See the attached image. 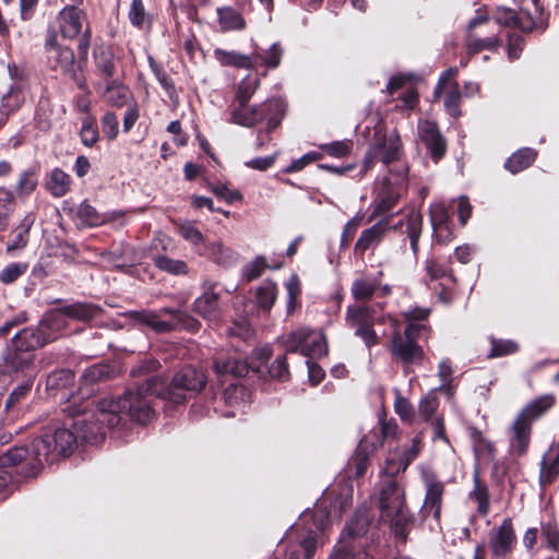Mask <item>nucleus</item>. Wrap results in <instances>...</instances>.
Masks as SVG:
<instances>
[{
	"mask_svg": "<svg viewBox=\"0 0 559 559\" xmlns=\"http://www.w3.org/2000/svg\"><path fill=\"white\" fill-rule=\"evenodd\" d=\"M160 380L156 377L148 378L135 390H128L122 396L102 400L95 407L96 413H87L76 418L81 436L86 440L95 441L104 439L106 431L116 427L121 415H129L130 419L139 424H147L154 417L151 396L163 397V392L157 389Z\"/></svg>",
	"mask_w": 559,
	"mask_h": 559,
	"instance_id": "nucleus-1",
	"label": "nucleus"
},
{
	"mask_svg": "<svg viewBox=\"0 0 559 559\" xmlns=\"http://www.w3.org/2000/svg\"><path fill=\"white\" fill-rule=\"evenodd\" d=\"M87 413H96V411L95 408H84L83 411L71 413L73 417L71 426L74 431L68 428H59L56 429L53 435L46 433L35 438L31 443V448H27L29 455L25 465H23V473L27 476H36L45 463L53 461L58 456L70 455L76 447L78 439L92 444L100 442L103 439L95 441L84 439L79 431V427L75 425L76 418Z\"/></svg>",
	"mask_w": 559,
	"mask_h": 559,
	"instance_id": "nucleus-2",
	"label": "nucleus"
},
{
	"mask_svg": "<svg viewBox=\"0 0 559 559\" xmlns=\"http://www.w3.org/2000/svg\"><path fill=\"white\" fill-rule=\"evenodd\" d=\"M380 516L388 521L394 535L403 540L413 527L414 516L405 502V488L401 479L380 478L376 488Z\"/></svg>",
	"mask_w": 559,
	"mask_h": 559,
	"instance_id": "nucleus-3",
	"label": "nucleus"
},
{
	"mask_svg": "<svg viewBox=\"0 0 559 559\" xmlns=\"http://www.w3.org/2000/svg\"><path fill=\"white\" fill-rule=\"evenodd\" d=\"M388 321L393 328L389 347L392 359L402 364L404 371L407 373L411 366L423 364L425 350L419 341H427L430 337L431 328L429 325L406 324L402 331L394 318L388 316Z\"/></svg>",
	"mask_w": 559,
	"mask_h": 559,
	"instance_id": "nucleus-4",
	"label": "nucleus"
},
{
	"mask_svg": "<svg viewBox=\"0 0 559 559\" xmlns=\"http://www.w3.org/2000/svg\"><path fill=\"white\" fill-rule=\"evenodd\" d=\"M286 106L280 98L269 99L260 106L247 107L238 104L231 109L230 121L242 127H253L266 120V132L275 130L285 116Z\"/></svg>",
	"mask_w": 559,
	"mask_h": 559,
	"instance_id": "nucleus-5",
	"label": "nucleus"
},
{
	"mask_svg": "<svg viewBox=\"0 0 559 559\" xmlns=\"http://www.w3.org/2000/svg\"><path fill=\"white\" fill-rule=\"evenodd\" d=\"M402 154V141L396 129L386 130L384 132L377 131L373 142L370 144L362 160V171L367 173L371 169L377 160L383 165L400 159Z\"/></svg>",
	"mask_w": 559,
	"mask_h": 559,
	"instance_id": "nucleus-6",
	"label": "nucleus"
},
{
	"mask_svg": "<svg viewBox=\"0 0 559 559\" xmlns=\"http://www.w3.org/2000/svg\"><path fill=\"white\" fill-rule=\"evenodd\" d=\"M345 321L347 326L354 330L355 335L371 348L380 343L373 326L377 322H386L388 316L377 317L373 307L355 304L347 307Z\"/></svg>",
	"mask_w": 559,
	"mask_h": 559,
	"instance_id": "nucleus-7",
	"label": "nucleus"
},
{
	"mask_svg": "<svg viewBox=\"0 0 559 559\" xmlns=\"http://www.w3.org/2000/svg\"><path fill=\"white\" fill-rule=\"evenodd\" d=\"M407 181V168L404 165H400L394 170H390L389 176L384 177L381 181V186L377 191L373 210L370 219L377 216H382L394 209L401 192Z\"/></svg>",
	"mask_w": 559,
	"mask_h": 559,
	"instance_id": "nucleus-8",
	"label": "nucleus"
},
{
	"mask_svg": "<svg viewBox=\"0 0 559 559\" xmlns=\"http://www.w3.org/2000/svg\"><path fill=\"white\" fill-rule=\"evenodd\" d=\"M286 352L300 353L308 358L325 356L328 353L326 340L321 332L297 329L285 341Z\"/></svg>",
	"mask_w": 559,
	"mask_h": 559,
	"instance_id": "nucleus-9",
	"label": "nucleus"
},
{
	"mask_svg": "<svg viewBox=\"0 0 559 559\" xmlns=\"http://www.w3.org/2000/svg\"><path fill=\"white\" fill-rule=\"evenodd\" d=\"M205 383L206 377L203 371L187 366L175 374L167 391L163 392V397L179 404L186 399L181 391H200Z\"/></svg>",
	"mask_w": 559,
	"mask_h": 559,
	"instance_id": "nucleus-10",
	"label": "nucleus"
},
{
	"mask_svg": "<svg viewBox=\"0 0 559 559\" xmlns=\"http://www.w3.org/2000/svg\"><path fill=\"white\" fill-rule=\"evenodd\" d=\"M367 530L366 522L352 520L345 526L341 539L335 546L330 559H370L369 555L364 550H355L356 536L364 535Z\"/></svg>",
	"mask_w": 559,
	"mask_h": 559,
	"instance_id": "nucleus-11",
	"label": "nucleus"
},
{
	"mask_svg": "<svg viewBox=\"0 0 559 559\" xmlns=\"http://www.w3.org/2000/svg\"><path fill=\"white\" fill-rule=\"evenodd\" d=\"M391 217L384 216L379 222L366 228L361 231L359 238L355 243V252L359 255H364L367 250L374 249L383 240L386 233L391 229ZM402 225V222L393 225L392 228L396 229Z\"/></svg>",
	"mask_w": 559,
	"mask_h": 559,
	"instance_id": "nucleus-12",
	"label": "nucleus"
},
{
	"mask_svg": "<svg viewBox=\"0 0 559 559\" xmlns=\"http://www.w3.org/2000/svg\"><path fill=\"white\" fill-rule=\"evenodd\" d=\"M45 51L48 66L51 70H69L74 64L75 58L72 49L58 43L55 31L47 33Z\"/></svg>",
	"mask_w": 559,
	"mask_h": 559,
	"instance_id": "nucleus-13",
	"label": "nucleus"
},
{
	"mask_svg": "<svg viewBox=\"0 0 559 559\" xmlns=\"http://www.w3.org/2000/svg\"><path fill=\"white\" fill-rule=\"evenodd\" d=\"M28 455L29 451L26 447H14L9 449L5 453H0V475L5 473L8 476L5 484L0 487V493L3 492L12 481L14 472L28 477L23 473V465H25Z\"/></svg>",
	"mask_w": 559,
	"mask_h": 559,
	"instance_id": "nucleus-14",
	"label": "nucleus"
},
{
	"mask_svg": "<svg viewBox=\"0 0 559 559\" xmlns=\"http://www.w3.org/2000/svg\"><path fill=\"white\" fill-rule=\"evenodd\" d=\"M418 136L425 143L435 162L440 160L447 150V144L436 122L420 120L418 123Z\"/></svg>",
	"mask_w": 559,
	"mask_h": 559,
	"instance_id": "nucleus-15",
	"label": "nucleus"
},
{
	"mask_svg": "<svg viewBox=\"0 0 559 559\" xmlns=\"http://www.w3.org/2000/svg\"><path fill=\"white\" fill-rule=\"evenodd\" d=\"M515 544V534L510 519H504L500 526L490 533L489 547L493 556H508Z\"/></svg>",
	"mask_w": 559,
	"mask_h": 559,
	"instance_id": "nucleus-16",
	"label": "nucleus"
},
{
	"mask_svg": "<svg viewBox=\"0 0 559 559\" xmlns=\"http://www.w3.org/2000/svg\"><path fill=\"white\" fill-rule=\"evenodd\" d=\"M455 72H444L436 86V94L444 95V107L447 112L457 118L461 115L460 98L461 93L457 82L454 80Z\"/></svg>",
	"mask_w": 559,
	"mask_h": 559,
	"instance_id": "nucleus-17",
	"label": "nucleus"
},
{
	"mask_svg": "<svg viewBox=\"0 0 559 559\" xmlns=\"http://www.w3.org/2000/svg\"><path fill=\"white\" fill-rule=\"evenodd\" d=\"M52 336L40 326L26 328L17 332L12 338V345L19 350L35 354V352L50 342Z\"/></svg>",
	"mask_w": 559,
	"mask_h": 559,
	"instance_id": "nucleus-18",
	"label": "nucleus"
},
{
	"mask_svg": "<svg viewBox=\"0 0 559 559\" xmlns=\"http://www.w3.org/2000/svg\"><path fill=\"white\" fill-rule=\"evenodd\" d=\"M532 426L516 417L509 429L510 453L522 456L527 452Z\"/></svg>",
	"mask_w": 559,
	"mask_h": 559,
	"instance_id": "nucleus-19",
	"label": "nucleus"
},
{
	"mask_svg": "<svg viewBox=\"0 0 559 559\" xmlns=\"http://www.w3.org/2000/svg\"><path fill=\"white\" fill-rule=\"evenodd\" d=\"M488 17L486 15H478L472 19L468 23V35H467V47L471 52H476L483 48L492 49L498 45V38L496 36L480 37L483 32H476L477 27H481L488 24Z\"/></svg>",
	"mask_w": 559,
	"mask_h": 559,
	"instance_id": "nucleus-20",
	"label": "nucleus"
},
{
	"mask_svg": "<svg viewBox=\"0 0 559 559\" xmlns=\"http://www.w3.org/2000/svg\"><path fill=\"white\" fill-rule=\"evenodd\" d=\"M495 21L499 25L516 27L524 32L532 31L536 25V22L527 11L516 13L509 8H498L495 13Z\"/></svg>",
	"mask_w": 559,
	"mask_h": 559,
	"instance_id": "nucleus-21",
	"label": "nucleus"
},
{
	"mask_svg": "<svg viewBox=\"0 0 559 559\" xmlns=\"http://www.w3.org/2000/svg\"><path fill=\"white\" fill-rule=\"evenodd\" d=\"M426 497L423 510L426 514L432 512L435 519H439L444 492L443 483L436 479L433 474L425 475Z\"/></svg>",
	"mask_w": 559,
	"mask_h": 559,
	"instance_id": "nucleus-22",
	"label": "nucleus"
},
{
	"mask_svg": "<svg viewBox=\"0 0 559 559\" xmlns=\"http://www.w3.org/2000/svg\"><path fill=\"white\" fill-rule=\"evenodd\" d=\"M60 31L64 38L73 39L82 31V24L85 20V14L82 10L73 5L64 7L60 14Z\"/></svg>",
	"mask_w": 559,
	"mask_h": 559,
	"instance_id": "nucleus-23",
	"label": "nucleus"
},
{
	"mask_svg": "<svg viewBox=\"0 0 559 559\" xmlns=\"http://www.w3.org/2000/svg\"><path fill=\"white\" fill-rule=\"evenodd\" d=\"M198 254L204 257L217 265L228 266L237 261V253L225 247L222 241L205 242L198 250Z\"/></svg>",
	"mask_w": 559,
	"mask_h": 559,
	"instance_id": "nucleus-24",
	"label": "nucleus"
},
{
	"mask_svg": "<svg viewBox=\"0 0 559 559\" xmlns=\"http://www.w3.org/2000/svg\"><path fill=\"white\" fill-rule=\"evenodd\" d=\"M556 399L552 394H546L528 403L516 417L532 426V424L546 414L554 405Z\"/></svg>",
	"mask_w": 559,
	"mask_h": 559,
	"instance_id": "nucleus-25",
	"label": "nucleus"
},
{
	"mask_svg": "<svg viewBox=\"0 0 559 559\" xmlns=\"http://www.w3.org/2000/svg\"><path fill=\"white\" fill-rule=\"evenodd\" d=\"M35 222L33 213L26 214L21 223L11 231L7 243V252L12 253L16 250L23 249L29 238V230Z\"/></svg>",
	"mask_w": 559,
	"mask_h": 559,
	"instance_id": "nucleus-26",
	"label": "nucleus"
},
{
	"mask_svg": "<svg viewBox=\"0 0 559 559\" xmlns=\"http://www.w3.org/2000/svg\"><path fill=\"white\" fill-rule=\"evenodd\" d=\"M35 354L19 350L12 345L3 356V368L9 373L24 371L29 368L34 361Z\"/></svg>",
	"mask_w": 559,
	"mask_h": 559,
	"instance_id": "nucleus-27",
	"label": "nucleus"
},
{
	"mask_svg": "<svg viewBox=\"0 0 559 559\" xmlns=\"http://www.w3.org/2000/svg\"><path fill=\"white\" fill-rule=\"evenodd\" d=\"M213 368L218 376L231 374L234 377H243L248 373L249 369L260 372V367L249 365L240 358L231 357L224 360L216 359L213 362Z\"/></svg>",
	"mask_w": 559,
	"mask_h": 559,
	"instance_id": "nucleus-28",
	"label": "nucleus"
},
{
	"mask_svg": "<svg viewBox=\"0 0 559 559\" xmlns=\"http://www.w3.org/2000/svg\"><path fill=\"white\" fill-rule=\"evenodd\" d=\"M216 13L218 26L223 32L241 31L246 27L241 13L231 7L217 8Z\"/></svg>",
	"mask_w": 559,
	"mask_h": 559,
	"instance_id": "nucleus-29",
	"label": "nucleus"
},
{
	"mask_svg": "<svg viewBox=\"0 0 559 559\" xmlns=\"http://www.w3.org/2000/svg\"><path fill=\"white\" fill-rule=\"evenodd\" d=\"M62 311L69 319L87 322L96 318L100 313L102 308L92 302L78 301L62 306Z\"/></svg>",
	"mask_w": 559,
	"mask_h": 559,
	"instance_id": "nucleus-30",
	"label": "nucleus"
},
{
	"mask_svg": "<svg viewBox=\"0 0 559 559\" xmlns=\"http://www.w3.org/2000/svg\"><path fill=\"white\" fill-rule=\"evenodd\" d=\"M218 295L212 289L205 290L194 300V311L209 321L217 319Z\"/></svg>",
	"mask_w": 559,
	"mask_h": 559,
	"instance_id": "nucleus-31",
	"label": "nucleus"
},
{
	"mask_svg": "<svg viewBox=\"0 0 559 559\" xmlns=\"http://www.w3.org/2000/svg\"><path fill=\"white\" fill-rule=\"evenodd\" d=\"M71 178L60 168L52 169L46 176L45 187L55 198L63 197L70 189Z\"/></svg>",
	"mask_w": 559,
	"mask_h": 559,
	"instance_id": "nucleus-32",
	"label": "nucleus"
},
{
	"mask_svg": "<svg viewBox=\"0 0 559 559\" xmlns=\"http://www.w3.org/2000/svg\"><path fill=\"white\" fill-rule=\"evenodd\" d=\"M423 214L419 211L412 210L407 214L406 235L409 239V246L413 254L417 257L419 251V239L423 231Z\"/></svg>",
	"mask_w": 559,
	"mask_h": 559,
	"instance_id": "nucleus-33",
	"label": "nucleus"
},
{
	"mask_svg": "<svg viewBox=\"0 0 559 559\" xmlns=\"http://www.w3.org/2000/svg\"><path fill=\"white\" fill-rule=\"evenodd\" d=\"M559 475V448L550 449L543 457L539 480L542 485L551 484Z\"/></svg>",
	"mask_w": 559,
	"mask_h": 559,
	"instance_id": "nucleus-34",
	"label": "nucleus"
},
{
	"mask_svg": "<svg viewBox=\"0 0 559 559\" xmlns=\"http://www.w3.org/2000/svg\"><path fill=\"white\" fill-rule=\"evenodd\" d=\"M431 226L437 234V237H442V233L445 231V238H450V215L448 209L442 203H436L429 207Z\"/></svg>",
	"mask_w": 559,
	"mask_h": 559,
	"instance_id": "nucleus-35",
	"label": "nucleus"
},
{
	"mask_svg": "<svg viewBox=\"0 0 559 559\" xmlns=\"http://www.w3.org/2000/svg\"><path fill=\"white\" fill-rule=\"evenodd\" d=\"M67 319H69L68 316L63 313L62 307H60L48 312L41 319L39 326L52 336L50 338L51 342L57 337V333L68 326Z\"/></svg>",
	"mask_w": 559,
	"mask_h": 559,
	"instance_id": "nucleus-36",
	"label": "nucleus"
},
{
	"mask_svg": "<svg viewBox=\"0 0 559 559\" xmlns=\"http://www.w3.org/2000/svg\"><path fill=\"white\" fill-rule=\"evenodd\" d=\"M536 156L537 153L533 148H520L507 159L504 167L512 174L520 173L530 167L534 163Z\"/></svg>",
	"mask_w": 559,
	"mask_h": 559,
	"instance_id": "nucleus-37",
	"label": "nucleus"
},
{
	"mask_svg": "<svg viewBox=\"0 0 559 559\" xmlns=\"http://www.w3.org/2000/svg\"><path fill=\"white\" fill-rule=\"evenodd\" d=\"M260 85L259 72H249L237 85L235 102L246 105Z\"/></svg>",
	"mask_w": 559,
	"mask_h": 559,
	"instance_id": "nucleus-38",
	"label": "nucleus"
},
{
	"mask_svg": "<svg viewBox=\"0 0 559 559\" xmlns=\"http://www.w3.org/2000/svg\"><path fill=\"white\" fill-rule=\"evenodd\" d=\"M214 58L219 62L222 67L245 69H249L252 67V61L249 56L236 51L215 49Z\"/></svg>",
	"mask_w": 559,
	"mask_h": 559,
	"instance_id": "nucleus-39",
	"label": "nucleus"
},
{
	"mask_svg": "<svg viewBox=\"0 0 559 559\" xmlns=\"http://www.w3.org/2000/svg\"><path fill=\"white\" fill-rule=\"evenodd\" d=\"M153 262L158 270L171 275H187L189 272V266L186 261L173 259L166 254H155Z\"/></svg>",
	"mask_w": 559,
	"mask_h": 559,
	"instance_id": "nucleus-40",
	"label": "nucleus"
},
{
	"mask_svg": "<svg viewBox=\"0 0 559 559\" xmlns=\"http://www.w3.org/2000/svg\"><path fill=\"white\" fill-rule=\"evenodd\" d=\"M76 219L84 227H97L105 224V214L99 213L87 201H83L76 211Z\"/></svg>",
	"mask_w": 559,
	"mask_h": 559,
	"instance_id": "nucleus-41",
	"label": "nucleus"
},
{
	"mask_svg": "<svg viewBox=\"0 0 559 559\" xmlns=\"http://www.w3.org/2000/svg\"><path fill=\"white\" fill-rule=\"evenodd\" d=\"M102 95L108 105L112 107H122L127 104L130 97V92L124 85L112 82L106 85Z\"/></svg>",
	"mask_w": 559,
	"mask_h": 559,
	"instance_id": "nucleus-42",
	"label": "nucleus"
},
{
	"mask_svg": "<svg viewBox=\"0 0 559 559\" xmlns=\"http://www.w3.org/2000/svg\"><path fill=\"white\" fill-rule=\"evenodd\" d=\"M257 302L264 311H270L277 298V286L272 281H264L255 292Z\"/></svg>",
	"mask_w": 559,
	"mask_h": 559,
	"instance_id": "nucleus-43",
	"label": "nucleus"
},
{
	"mask_svg": "<svg viewBox=\"0 0 559 559\" xmlns=\"http://www.w3.org/2000/svg\"><path fill=\"white\" fill-rule=\"evenodd\" d=\"M158 313L171 316V320L169 322L175 324V329H186L189 331H195L199 329L200 323L182 310L165 307L162 308Z\"/></svg>",
	"mask_w": 559,
	"mask_h": 559,
	"instance_id": "nucleus-44",
	"label": "nucleus"
},
{
	"mask_svg": "<svg viewBox=\"0 0 559 559\" xmlns=\"http://www.w3.org/2000/svg\"><path fill=\"white\" fill-rule=\"evenodd\" d=\"M133 318L151 326L156 332H169L175 330V324L159 319V313L152 311L132 312Z\"/></svg>",
	"mask_w": 559,
	"mask_h": 559,
	"instance_id": "nucleus-45",
	"label": "nucleus"
},
{
	"mask_svg": "<svg viewBox=\"0 0 559 559\" xmlns=\"http://www.w3.org/2000/svg\"><path fill=\"white\" fill-rule=\"evenodd\" d=\"M400 452L390 453L385 460L384 467L381 472L380 478L394 477L397 478L399 474L404 473L408 467L407 460L401 457Z\"/></svg>",
	"mask_w": 559,
	"mask_h": 559,
	"instance_id": "nucleus-46",
	"label": "nucleus"
},
{
	"mask_svg": "<svg viewBox=\"0 0 559 559\" xmlns=\"http://www.w3.org/2000/svg\"><path fill=\"white\" fill-rule=\"evenodd\" d=\"M296 542L304 550L305 559H312L318 545L317 532L305 528L297 530Z\"/></svg>",
	"mask_w": 559,
	"mask_h": 559,
	"instance_id": "nucleus-47",
	"label": "nucleus"
},
{
	"mask_svg": "<svg viewBox=\"0 0 559 559\" xmlns=\"http://www.w3.org/2000/svg\"><path fill=\"white\" fill-rule=\"evenodd\" d=\"M471 498L477 501L479 513L486 515L489 511V492L487 486L480 481L477 471L474 473V488Z\"/></svg>",
	"mask_w": 559,
	"mask_h": 559,
	"instance_id": "nucleus-48",
	"label": "nucleus"
},
{
	"mask_svg": "<svg viewBox=\"0 0 559 559\" xmlns=\"http://www.w3.org/2000/svg\"><path fill=\"white\" fill-rule=\"evenodd\" d=\"M74 373L69 369H61L51 372L46 380L47 389L60 390L66 389L74 383Z\"/></svg>",
	"mask_w": 559,
	"mask_h": 559,
	"instance_id": "nucleus-49",
	"label": "nucleus"
},
{
	"mask_svg": "<svg viewBox=\"0 0 559 559\" xmlns=\"http://www.w3.org/2000/svg\"><path fill=\"white\" fill-rule=\"evenodd\" d=\"M14 210L13 193L7 189H0V231H4L9 225V218Z\"/></svg>",
	"mask_w": 559,
	"mask_h": 559,
	"instance_id": "nucleus-50",
	"label": "nucleus"
},
{
	"mask_svg": "<svg viewBox=\"0 0 559 559\" xmlns=\"http://www.w3.org/2000/svg\"><path fill=\"white\" fill-rule=\"evenodd\" d=\"M38 185V175L34 168L24 170L17 180L16 191L19 195H29L33 193Z\"/></svg>",
	"mask_w": 559,
	"mask_h": 559,
	"instance_id": "nucleus-51",
	"label": "nucleus"
},
{
	"mask_svg": "<svg viewBox=\"0 0 559 559\" xmlns=\"http://www.w3.org/2000/svg\"><path fill=\"white\" fill-rule=\"evenodd\" d=\"M81 141L85 146H93L99 138L96 119L92 116H86L82 119V127L80 130Z\"/></svg>",
	"mask_w": 559,
	"mask_h": 559,
	"instance_id": "nucleus-52",
	"label": "nucleus"
},
{
	"mask_svg": "<svg viewBox=\"0 0 559 559\" xmlns=\"http://www.w3.org/2000/svg\"><path fill=\"white\" fill-rule=\"evenodd\" d=\"M180 236L190 242L197 251L206 242L202 233L191 222H183L178 226Z\"/></svg>",
	"mask_w": 559,
	"mask_h": 559,
	"instance_id": "nucleus-53",
	"label": "nucleus"
},
{
	"mask_svg": "<svg viewBox=\"0 0 559 559\" xmlns=\"http://www.w3.org/2000/svg\"><path fill=\"white\" fill-rule=\"evenodd\" d=\"M491 350L488 357H502L506 355L514 354L519 350V345L512 340H502L490 336Z\"/></svg>",
	"mask_w": 559,
	"mask_h": 559,
	"instance_id": "nucleus-54",
	"label": "nucleus"
},
{
	"mask_svg": "<svg viewBox=\"0 0 559 559\" xmlns=\"http://www.w3.org/2000/svg\"><path fill=\"white\" fill-rule=\"evenodd\" d=\"M543 545L554 551L559 550V530L555 522L548 521L542 524Z\"/></svg>",
	"mask_w": 559,
	"mask_h": 559,
	"instance_id": "nucleus-55",
	"label": "nucleus"
},
{
	"mask_svg": "<svg viewBox=\"0 0 559 559\" xmlns=\"http://www.w3.org/2000/svg\"><path fill=\"white\" fill-rule=\"evenodd\" d=\"M353 143L349 140L334 141L331 143L321 144L319 147L328 155L336 158L347 156L352 151Z\"/></svg>",
	"mask_w": 559,
	"mask_h": 559,
	"instance_id": "nucleus-56",
	"label": "nucleus"
},
{
	"mask_svg": "<svg viewBox=\"0 0 559 559\" xmlns=\"http://www.w3.org/2000/svg\"><path fill=\"white\" fill-rule=\"evenodd\" d=\"M128 17L133 26L139 28L144 26L146 21H148V14L145 11L143 0H132Z\"/></svg>",
	"mask_w": 559,
	"mask_h": 559,
	"instance_id": "nucleus-57",
	"label": "nucleus"
},
{
	"mask_svg": "<svg viewBox=\"0 0 559 559\" xmlns=\"http://www.w3.org/2000/svg\"><path fill=\"white\" fill-rule=\"evenodd\" d=\"M27 271V264L14 262L7 265L0 272V282L3 284H12Z\"/></svg>",
	"mask_w": 559,
	"mask_h": 559,
	"instance_id": "nucleus-58",
	"label": "nucleus"
},
{
	"mask_svg": "<svg viewBox=\"0 0 559 559\" xmlns=\"http://www.w3.org/2000/svg\"><path fill=\"white\" fill-rule=\"evenodd\" d=\"M377 284L366 280H356L352 286V294L356 300H366L372 297Z\"/></svg>",
	"mask_w": 559,
	"mask_h": 559,
	"instance_id": "nucleus-59",
	"label": "nucleus"
},
{
	"mask_svg": "<svg viewBox=\"0 0 559 559\" xmlns=\"http://www.w3.org/2000/svg\"><path fill=\"white\" fill-rule=\"evenodd\" d=\"M271 378L278 381H286L289 379L288 364L285 355H280L275 358L272 366L269 368Z\"/></svg>",
	"mask_w": 559,
	"mask_h": 559,
	"instance_id": "nucleus-60",
	"label": "nucleus"
},
{
	"mask_svg": "<svg viewBox=\"0 0 559 559\" xmlns=\"http://www.w3.org/2000/svg\"><path fill=\"white\" fill-rule=\"evenodd\" d=\"M267 264L263 257H257L253 261L247 263L242 269L243 277L250 282L260 277Z\"/></svg>",
	"mask_w": 559,
	"mask_h": 559,
	"instance_id": "nucleus-61",
	"label": "nucleus"
},
{
	"mask_svg": "<svg viewBox=\"0 0 559 559\" xmlns=\"http://www.w3.org/2000/svg\"><path fill=\"white\" fill-rule=\"evenodd\" d=\"M211 191L219 199L227 203H234L235 201L241 200V193L238 190L229 189L225 183H212L210 186Z\"/></svg>",
	"mask_w": 559,
	"mask_h": 559,
	"instance_id": "nucleus-62",
	"label": "nucleus"
},
{
	"mask_svg": "<svg viewBox=\"0 0 559 559\" xmlns=\"http://www.w3.org/2000/svg\"><path fill=\"white\" fill-rule=\"evenodd\" d=\"M283 55V49L278 44H273L269 49L261 53L262 66L269 68H276L280 66Z\"/></svg>",
	"mask_w": 559,
	"mask_h": 559,
	"instance_id": "nucleus-63",
	"label": "nucleus"
},
{
	"mask_svg": "<svg viewBox=\"0 0 559 559\" xmlns=\"http://www.w3.org/2000/svg\"><path fill=\"white\" fill-rule=\"evenodd\" d=\"M102 128L108 140H115L119 132V122L115 112H106L102 118Z\"/></svg>",
	"mask_w": 559,
	"mask_h": 559,
	"instance_id": "nucleus-64",
	"label": "nucleus"
}]
</instances>
